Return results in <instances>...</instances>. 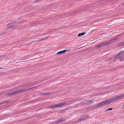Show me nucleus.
<instances>
[{
	"instance_id": "obj_1",
	"label": "nucleus",
	"mask_w": 124,
	"mask_h": 124,
	"mask_svg": "<svg viewBox=\"0 0 124 124\" xmlns=\"http://www.w3.org/2000/svg\"><path fill=\"white\" fill-rule=\"evenodd\" d=\"M124 54L123 51H120L118 54L116 55L115 57V61L117 59L120 60L122 59L124 57Z\"/></svg>"
},
{
	"instance_id": "obj_2",
	"label": "nucleus",
	"mask_w": 124,
	"mask_h": 124,
	"mask_svg": "<svg viewBox=\"0 0 124 124\" xmlns=\"http://www.w3.org/2000/svg\"><path fill=\"white\" fill-rule=\"evenodd\" d=\"M31 88H29V89H24L23 90H19V91H15V93H19L20 92H23L24 91H26L28 90Z\"/></svg>"
},
{
	"instance_id": "obj_3",
	"label": "nucleus",
	"mask_w": 124,
	"mask_h": 124,
	"mask_svg": "<svg viewBox=\"0 0 124 124\" xmlns=\"http://www.w3.org/2000/svg\"><path fill=\"white\" fill-rule=\"evenodd\" d=\"M105 105V104L104 102L103 101L101 102H100L95 107H99Z\"/></svg>"
},
{
	"instance_id": "obj_4",
	"label": "nucleus",
	"mask_w": 124,
	"mask_h": 124,
	"mask_svg": "<svg viewBox=\"0 0 124 124\" xmlns=\"http://www.w3.org/2000/svg\"><path fill=\"white\" fill-rule=\"evenodd\" d=\"M67 51V50H64L63 51H61L57 52L56 54V55L59 54L60 55L61 54L65 53Z\"/></svg>"
},
{
	"instance_id": "obj_5",
	"label": "nucleus",
	"mask_w": 124,
	"mask_h": 124,
	"mask_svg": "<svg viewBox=\"0 0 124 124\" xmlns=\"http://www.w3.org/2000/svg\"><path fill=\"white\" fill-rule=\"evenodd\" d=\"M88 117V116H85L83 117H82L79 120V121H80L81 120H83L87 118Z\"/></svg>"
},
{
	"instance_id": "obj_6",
	"label": "nucleus",
	"mask_w": 124,
	"mask_h": 124,
	"mask_svg": "<svg viewBox=\"0 0 124 124\" xmlns=\"http://www.w3.org/2000/svg\"><path fill=\"white\" fill-rule=\"evenodd\" d=\"M67 102H62L61 103H60V107H62L66 105L67 103Z\"/></svg>"
},
{
	"instance_id": "obj_7",
	"label": "nucleus",
	"mask_w": 124,
	"mask_h": 124,
	"mask_svg": "<svg viewBox=\"0 0 124 124\" xmlns=\"http://www.w3.org/2000/svg\"><path fill=\"white\" fill-rule=\"evenodd\" d=\"M113 99L114 101H115L116 100L118 99H120V97L119 95H118L116 97H113Z\"/></svg>"
},
{
	"instance_id": "obj_8",
	"label": "nucleus",
	"mask_w": 124,
	"mask_h": 124,
	"mask_svg": "<svg viewBox=\"0 0 124 124\" xmlns=\"http://www.w3.org/2000/svg\"><path fill=\"white\" fill-rule=\"evenodd\" d=\"M14 24H8L7 25V27L8 28H13V27Z\"/></svg>"
},
{
	"instance_id": "obj_9",
	"label": "nucleus",
	"mask_w": 124,
	"mask_h": 124,
	"mask_svg": "<svg viewBox=\"0 0 124 124\" xmlns=\"http://www.w3.org/2000/svg\"><path fill=\"white\" fill-rule=\"evenodd\" d=\"M95 100L93 98L90 100L88 101L89 103V104H91L93 103L94 101Z\"/></svg>"
},
{
	"instance_id": "obj_10",
	"label": "nucleus",
	"mask_w": 124,
	"mask_h": 124,
	"mask_svg": "<svg viewBox=\"0 0 124 124\" xmlns=\"http://www.w3.org/2000/svg\"><path fill=\"white\" fill-rule=\"evenodd\" d=\"M47 38V37L46 38H45L42 39H41L39 40H37L35 41H32V42H35V41H39V42H40L44 40L45 39H46Z\"/></svg>"
},
{
	"instance_id": "obj_11",
	"label": "nucleus",
	"mask_w": 124,
	"mask_h": 124,
	"mask_svg": "<svg viewBox=\"0 0 124 124\" xmlns=\"http://www.w3.org/2000/svg\"><path fill=\"white\" fill-rule=\"evenodd\" d=\"M60 107V103L56 104L55 105V108H57Z\"/></svg>"
},
{
	"instance_id": "obj_12",
	"label": "nucleus",
	"mask_w": 124,
	"mask_h": 124,
	"mask_svg": "<svg viewBox=\"0 0 124 124\" xmlns=\"http://www.w3.org/2000/svg\"><path fill=\"white\" fill-rule=\"evenodd\" d=\"M85 32H83L81 33H79L78 35V37H80L82 35H85Z\"/></svg>"
},
{
	"instance_id": "obj_13",
	"label": "nucleus",
	"mask_w": 124,
	"mask_h": 124,
	"mask_svg": "<svg viewBox=\"0 0 124 124\" xmlns=\"http://www.w3.org/2000/svg\"><path fill=\"white\" fill-rule=\"evenodd\" d=\"M124 45V41L118 44V45L119 46L123 45Z\"/></svg>"
},
{
	"instance_id": "obj_14",
	"label": "nucleus",
	"mask_w": 124,
	"mask_h": 124,
	"mask_svg": "<svg viewBox=\"0 0 124 124\" xmlns=\"http://www.w3.org/2000/svg\"><path fill=\"white\" fill-rule=\"evenodd\" d=\"M119 96L120 97V99L123 98L124 97V93L121 94L120 95H119Z\"/></svg>"
},
{
	"instance_id": "obj_15",
	"label": "nucleus",
	"mask_w": 124,
	"mask_h": 124,
	"mask_svg": "<svg viewBox=\"0 0 124 124\" xmlns=\"http://www.w3.org/2000/svg\"><path fill=\"white\" fill-rule=\"evenodd\" d=\"M84 101L85 104H89V103L88 101Z\"/></svg>"
},
{
	"instance_id": "obj_16",
	"label": "nucleus",
	"mask_w": 124,
	"mask_h": 124,
	"mask_svg": "<svg viewBox=\"0 0 124 124\" xmlns=\"http://www.w3.org/2000/svg\"><path fill=\"white\" fill-rule=\"evenodd\" d=\"M18 23L17 24H14V26H13L14 28H16L17 27V26H18Z\"/></svg>"
},
{
	"instance_id": "obj_17",
	"label": "nucleus",
	"mask_w": 124,
	"mask_h": 124,
	"mask_svg": "<svg viewBox=\"0 0 124 124\" xmlns=\"http://www.w3.org/2000/svg\"><path fill=\"white\" fill-rule=\"evenodd\" d=\"M107 44L106 43H101V44L99 46V47L101 46H102L103 45H105V44Z\"/></svg>"
},
{
	"instance_id": "obj_18",
	"label": "nucleus",
	"mask_w": 124,
	"mask_h": 124,
	"mask_svg": "<svg viewBox=\"0 0 124 124\" xmlns=\"http://www.w3.org/2000/svg\"><path fill=\"white\" fill-rule=\"evenodd\" d=\"M62 121V120L61 119L57 121V124H58L60 123V122Z\"/></svg>"
},
{
	"instance_id": "obj_19",
	"label": "nucleus",
	"mask_w": 124,
	"mask_h": 124,
	"mask_svg": "<svg viewBox=\"0 0 124 124\" xmlns=\"http://www.w3.org/2000/svg\"><path fill=\"white\" fill-rule=\"evenodd\" d=\"M84 104H85L84 101L83 102H81L80 103V104L81 106L84 105Z\"/></svg>"
},
{
	"instance_id": "obj_20",
	"label": "nucleus",
	"mask_w": 124,
	"mask_h": 124,
	"mask_svg": "<svg viewBox=\"0 0 124 124\" xmlns=\"http://www.w3.org/2000/svg\"><path fill=\"white\" fill-rule=\"evenodd\" d=\"M120 37V35H119L118 36L116 37L115 38V39H117L118 38H119Z\"/></svg>"
},
{
	"instance_id": "obj_21",
	"label": "nucleus",
	"mask_w": 124,
	"mask_h": 124,
	"mask_svg": "<svg viewBox=\"0 0 124 124\" xmlns=\"http://www.w3.org/2000/svg\"><path fill=\"white\" fill-rule=\"evenodd\" d=\"M15 93V92H13V93H12V92H11V93H9L8 94V95H11L12 94H14V93Z\"/></svg>"
},
{
	"instance_id": "obj_22",
	"label": "nucleus",
	"mask_w": 124,
	"mask_h": 124,
	"mask_svg": "<svg viewBox=\"0 0 124 124\" xmlns=\"http://www.w3.org/2000/svg\"><path fill=\"white\" fill-rule=\"evenodd\" d=\"M109 100L110 101V102H112L114 101L113 98H112L111 99H110Z\"/></svg>"
},
{
	"instance_id": "obj_23",
	"label": "nucleus",
	"mask_w": 124,
	"mask_h": 124,
	"mask_svg": "<svg viewBox=\"0 0 124 124\" xmlns=\"http://www.w3.org/2000/svg\"><path fill=\"white\" fill-rule=\"evenodd\" d=\"M7 101H3L1 102L0 103V105H1L2 104L6 103V102H7Z\"/></svg>"
},
{
	"instance_id": "obj_24",
	"label": "nucleus",
	"mask_w": 124,
	"mask_h": 124,
	"mask_svg": "<svg viewBox=\"0 0 124 124\" xmlns=\"http://www.w3.org/2000/svg\"><path fill=\"white\" fill-rule=\"evenodd\" d=\"M112 108H108L107 110H106L105 111H109V110H112Z\"/></svg>"
},
{
	"instance_id": "obj_25",
	"label": "nucleus",
	"mask_w": 124,
	"mask_h": 124,
	"mask_svg": "<svg viewBox=\"0 0 124 124\" xmlns=\"http://www.w3.org/2000/svg\"><path fill=\"white\" fill-rule=\"evenodd\" d=\"M67 109V108H66V109H64V110H62L61 111V113H63V112H64L65 111V110H66V109Z\"/></svg>"
},
{
	"instance_id": "obj_26",
	"label": "nucleus",
	"mask_w": 124,
	"mask_h": 124,
	"mask_svg": "<svg viewBox=\"0 0 124 124\" xmlns=\"http://www.w3.org/2000/svg\"><path fill=\"white\" fill-rule=\"evenodd\" d=\"M103 101L104 102V103L105 105H106L107 103H108L106 101Z\"/></svg>"
},
{
	"instance_id": "obj_27",
	"label": "nucleus",
	"mask_w": 124,
	"mask_h": 124,
	"mask_svg": "<svg viewBox=\"0 0 124 124\" xmlns=\"http://www.w3.org/2000/svg\"><path fill=\"white\" fill-rule=\"evenodd\" d=\"M107 101L108 103H109L110 102V101L109 100H107V101Z\"/></svg>"
},
{
	"instance_id": "obj_28",
	"label": "nucleus",
	"mask_w": 124,
	"mask_h": 124,
	"mask_svg": "<svg viewBox=\"0 0 124 124\" xmlns=\"http://www.w3.org/2000/svg\"><path fill=\"white\" fill-rule=\"evenodd\" d=\"M111 14V13L110 12H108L107 13V14L106 15H108V14Z\"/></svg>"
},
{
	"instance_id": "obj_29",
	"label": "nucleus",
	"mask_w": 124,
	"mask_h": 124,
	"mask_svg": "<svg viewBox=\"0 0 124 124\" xmlns=\"http://www.w3.org/2000/svg\"><path fill=\"white\" fill-rule=\"evenodd\" d=\"M3 56H4L3 55H1L0 56V58H1V57H2Z\"/></svg>"
},
{
	"instance_id": "obj_30",
	"label": "nucleus",
	"mask_w": 124,
	"mask_h": 124,
	"mask_svg": "<svg viewBox=\"0 0 124 124\" xmlns=\"http://www.w3.org/2000/svg\"><path fill=\"white\" fill-rule=\"evenodd\" d=\"M112 58V57H110V58H109L108 59H109V60H111V59Z\"/></svg>"
},
{
	"instance_id": "obj_31",
	"label": "nucleus",
	"mask_w": 124,
	"mask_h": 124,
	"mask_svg": "<svg viewBox=\"0 0 124 124\" xmlns=\"http://www.w3.org/2000/svg\"><path fill=\"white\" fill-rule=\"evenodd\" d=\"M45 34V33H42V34H41V35H44Z\"/></svg>"
},
{
	"instance_id": "obj_32",
	"label": "nucleus",
	"mask_w": 124,
	"mask_h": 124,
	"mask_svg": "<svg viewBox=\"0 0 124 124\" xmlns=\"http://www.w3.org/2000/svg\"><path fill=\"white\" fill-rule=\"evenodd\" d=\"M122 4V5H124V3H123Z\"/></svg>"
},
{
	"instance_id": "obj_33",
	"label": "nucleus",
	"mask_w": 124,
	"mask_h": 124,
	"mask_svg": "<svg viewBox=\"0 0 124 124\" xmlns=\"http://www.w3.org/2000/svg\"><path fill=\"white\" fill-rule=\"evenodd\" d=\"M123 60H121V61H123Z\"/></svg>"
},
{
	"instance_id": "obj_34",
	"label": "nucleus",
	"mask_w": 124,
	"mask_h": 124,
	"mask_svg": "<svg viewBox=\"0 0 124 124\" xmlns=\"http://www.w3.org/2000/svg\"><path fill=\"white\" fill-rule=\"evenodd\" d=\"M2 69L1 68H0V69Z\"/></svg>"
},
{
	"instance_id": "obj_35",
	"label": "nucleus",
	"mask_w": 124,
	"mask_h": 124,
	"mask_svg": "<svg viewBox=\"0 0 124 124\" xmlns=\"http://www.w3.org/2000/svg\"><path fill=\"white\" fill-rule=\"evenodd\" d=\"M123 106L124 107V104L123 105Z\"/></svg>"
},
{
	"instance_id": "obj_36",
	"label": "nucleus",
	"mask_w": 124,
	"mask_h": 124,
	"mask_svg": "<svg viewBox=\"0 0 124 124\" xmlns=\"http://www.w3.org/2000/svg\"><path fill=\"white\" fill-rule=\"evenodd\" d=\"M38 1V0H37V1H37H37Z\"/></svg>"
}]
</instances>
